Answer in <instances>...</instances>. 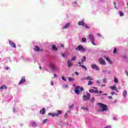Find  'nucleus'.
Returning a JSON list of instances; mask_svg holds the SVG:
<instances>
[{"label": "nucleus", "instance_id": "774afa93", "mask_svg": "<svg viewBox=\"0 0 128 128\" xmlns=\"http://www.w3.org/2000/svg\"><path fill=\"white\" fill-rule=\"evenodd\" d=\"M88 110V109L87 110Z\"/></svg>", "mask_w": 128, "mask_h": 128}, {"label": "nucleus", "instance_id": "e433bc0d", "mask_svg": "<svg viewBox=\"0 0 128 128\" xmlns=\"http://www.w3.org/2000/svg\"><path fill=\"white\" fill-rule=\"evenodd\" d=\"M48 122V119H45L43 120V124H46Z\"/></svg>", "mask_w": 128, "mask_h": 128}, {"label": "nucleus", "instance_id": "ddd939ff", "mask_svg": "<svg viewBox=\"0 0 128 128\" xmlns=\"http://www.w3.org/2000/svg\"><path fill=\"white\" fill-rule=\"evenodd\" d=\"M85 23L84 21H79L78 22V26H84Z\"/></svg>", "mask_w": 128, "mask_h": 128}, {"label": "nucleus", "instance_id": "7c9ffc66", "mask_svg": "<svg viewBox=\"0 0 128 128\" xmlns=\"http://www.w3.org/2000/svg\"><path fill=\"white\" fill-rule=\"evenodd\" d=\"M116 48H115L113 50V54H116Z\"/></svg>", "mask_w": 128, "mask_h": 128}, {"label": "nucleus", "instance_id": "c9c22d12", "mask_svg": "<svg viewBox=\"0 0 128 128\" xmlns=\"http://www.w3.org/2000/svg\"><path fill=\"white\" fill-rule=\"evenodd\" d=\"M48 116H52V118H54V113H49Z\"/></svg>", "mask_w": 128, "mask_h": 128}, {"label": "nucleus", "instance_id": "bf43d9fd", "mask_svg": "<svg viewBox=\"0 0 128 128\" xmlns=\"http://www.w3.org/2000/svg\"><path fill=\"white\" fill-rule=\"evenodd\" d=\"M8 68H8V67L6 68V70H8Z\"/></svg>", "mask_w": 128, "mask_h": 128}, {"label": "nucleus", "instance_id": "a18cd8bd", "mask_svg": "<svg viewBox=\"0 0 128 128\" xmlns=\"http://www.w3.org/2000/svg\"><path fill=\"white\" fill-rule=\"evenodd\" d=\"M96 82L97 84H100V82L99 80H97V81Z\"/></svg>", "mask_w": 128, "mask_h": 128}, {"label": "nucleus", "instance_id": "3c124183", "mask_svg": "<svg viewBox=\"0 0 128 128\" xmlns=\"http://www.w3.org/2000/svg\"><path fill=\"white\" fill-rule=\"evenodd\" d=\"M61 48H64V44H62Z\"/></svg>", "mask_w": 128, "mask_h": 128}, {"label": "nucleus", "instance_id": "338daca9", "mask_svg": "<svg viewBox=\"0 0 128 128\" xmlns=\"http://www.w3.org/2000/svg\"><path fill=\"white\" fill-rule=\"evenodd\" d=\"M127 6H128V3L127 4Z\"/></svg>", "mask_w": 128, "mask_h": 128}, {"label": "nucleus", "instance_id": "6ab92c4d", "mask_svg": "<svg viewBox=\"0 0 128 128\" xmlns=\"http://www.w3.org/2000/svg\"><path fill=\"white\" fill-rule=\"evenodd\" d=\"M106 60H107V62H110V64H112V60H110V58L106 57Z\"/></svg>", "mask_w": 128, "mask_h": 128}, {"label": "nucleus", "instance_id": "393cba45", "mask_svg": "<svg viewBox=\"0 0 128 128\" xmlns=\"http://www.w3.org/2000/svg\"><path fill=\"white\" fill-rule=\"evenodd\" d=\"M128 94V92H126V90H124L123 94V96H124V98H126V95Z\"/></svg>", "mask_w": 128, "mask_h": 128}, {"label": "nucleus", "instance_id": "a211bd4d", "mask_svg": "<svg viewBox=\"0 0 128 128\" xmlns=\"http://www.w3.org/2000/svg\"><path fill=\"white\" fill-rule=\"evenodd\" d=\"M52 50L56 52V50H58V48H56V45H52Z\"/></svg>", "mask_w": 128, "mask_h": 128}, {"label": "nucleus", "instance_id": "69168bd1", "mask_svg": "<svg viewBox=\"0 0 128 128\" xmlns=\"http://www.w3.org/2000/svg\"><path fill=\"white\" fill-rule=\"evenodd\" d=\"M76 66H78V64H76Z\"/></svg>", "mask_w": 128, "mask_h": 128}, {"label": "nucleus", "instance_id": "a878e982", "mask_svg": "<svg viewBox=\"0 0 128 128\" xmlns=\"http://www.w3.org/2000/svg\"><path fill=\"white\" fill-rule=\"evenodd\" d=\"M31 124H32V126H36V122H34L32 121L31 122Z\"/></svg>", "mask_w": 128, "mask_h": 128}, {"label": "nucleus", "instance_id": "473e14b6", "mask_svg": "<svg viewBox=\"0 0 128 128\" xmlns=\"http://www.w3.org/2000/svg\"><path fill=\"white\" fill-rule=\"evenodd\" d=\"M92 81H89L88 82V86H92Z\"/></svg>", "mask_w": 128, "mask_h": 128}, {"label": "nucleus", "instance_id": "9b49d317", "mask_svg": "<svg viewBox=\"0 0 128 128\" xmlns=\"http://www.w3.org/2000/svg\"><path fill=\"white\" fill-rule=\"evenodd\" d=\"M99 62L101 64H106V61H104V59H102V58H100L99 59Z\"/></svg>", "mask_w": 128, "mask_h": 128}, {"label": "nucleus", "instance_id": "4d7b16f0", "mask_svg": "<svg viewBox=\"0 0 128 128\" xmlns=\"http://www.w3.org/2000/svg\"><path fill=\"white\" fill-rule=\"evenodd\" d=\"M90 94L89 93H88V94H87V96H90Z\"/></svg>", "mask_w": 128, "mask_h": 128}, {"label": "nucleus", "instance_id": "1a4fd4ad", "mask_svg": "<svg viewBox=\"0 0 128 128\" xmlns=\"http://www.w3.org/2000/svg\"><path fill=\"white\" fill-rule=\"evenodd\" d=\"M24 82H26V78L25 77H22L21 80L18 84L19 86L22 84H24Z\"/></svg>", "mask_w": 128, "mask_h": 128}, {"label": "nucleus", "instance_id": "4c0bfd02", "mask_svg": "<svg viewBox=\"0 0 128 128\" xmlns=\"http://www.w3.org/2000/svg\"><path fill=\"white\" fill-rule=\"evenodd\" d=\"M103 82L104 83L106 82V78H103Z\"/></svg>", "mask_w": 128, "mask_h": 128}, {"label": "nucleus", "instance_id": "9d476101", "mask_svg": "<svg viewBox=\"0 0 128 128\" xmlns=\"http://www.w3.org/2000/svg\"><path fill=\"white\" fill-rule=\"evenodd\" d=\"M9 44L12 48H16V44L12 41L10 40Z\"/></svg>", "mask_w": 128, "mask_h": 128}, {"label": "nucleus", "instance_id": "603ef678", "mask_svg": "<svg viewBox=\"0 0 128 128\" xmlns=\"http://www.w3.org/2000/svg\"><path fill=\"white\" fill-rule=\"evenodd\" d=\"M54 78H57L58 77V75H56V74H54Z\"/></svg>", "mask_w": 128, "mask_h": 128}, {"label": "nucleus", "instance_id": "c03bdc74", "mask_svg": "<svg viewBox=\"0 0 128 128\" xmlns=\"http://www.w3.org/2000/svg\"><path fill=\"white\" fill-rule=\"evenodd\" d=\"M114 94H115L114 92H111V94H112V96H114Z\"/></svg>", "mask_w": 128, "mask_h": 128}, {"label": "nucleus", "instance_id": "bb28decb", "mask_svg": "<svg viewBox=\"0 0 128 128\" xmlns=\"http://www.w3.org/2000/svg\"><path fill=\"white\" fill-rule=\"evenodd\" d=\"M119 14L120 16H124V12H122V11H120Z\"/></svg>", "mask_w": 128, "mask_h": 128}, {"label": "nucleus", "instance_id": "f03ea898", "mask_svg": "<svg viewBox=\"0 0 128 128\" xmlns=\"http://www.w3.org/2000/svg\"><path fill=\"white\" fill-rule=\"evenodd\" d=\"M97 104L100 106V108H102L100 112H106L108 110V106L100 102L98 103Z\"/></svg>", "mask_w": 128, "mask_h": 128}, {"label": "nucleus", "instance_id": "09e8293b", "mask_svg": "<svg viewBox=\"0 0 128 128\" xmlns=\"http://www.w3.org/2000/svg\"><path fill=\"white\" fill-rule=\"evenodd\" d=\"M113 120H116V117H113Z\"/></svg>", "mask_w": 128, "mask_h": 128}, {"label": "nucleus", "instance_id": "f704fd0d", "mask_svg": "<svg viewBox=\"0 0 128 128\" xmlns=\"http://www.w3.org/2000/svg\"><path fill=\"white\" fill-rule=\"evenodd\" d=\"M68 108H74V104H72V105H70V106H68Z\"/></svg>", "mask_w": 128, "mask_h": 128}, {"label": "nucleus", "instance_id": "c85d7f7f", "mask_svg": "<svg viewBox=\"0 0 128 128\" xmlns=\"http://www.w3.org/2000/svg\"><path fill=\"white\" fill-rule=\"evenodd\" d=\"M82 42H86V38H82Z\"/></svg>", "mask_w": 128, "mask_h": 128}, {"label": "nucleus", "instance_id": "49530a36", "mask_svg": "<svg viewBox=\"0 0 128 128\" xmlns=\"http://www.w3.org/2000/svg\"><path fill=\"white\" fill-rule=\"evenodd\" d=\"M94 98L93 97L92 100H91V102H94Z\"/></svg>", "mask_w": 128, "mask_h": 128}, {"label": "nucleus", "instance_id": "0e129e2a", "mask_svg": "<svg viewBox=\"0 0 128 128\" xmlns=\"http://www.w3.org/2000/svg\"><path fill=\"white\" fill-rule=\"evenodd\" d=\"M74 4H76V2H74Z\"/></svg>", "mask_w": 128, "mask_h": 128}, {"label": "nucleus", "instance_id": "de8ad7c7", "mask_svg": "<svg viewBox=\"0 0 128 128\" xmlns=\"http://www.w3.org/2000/svg\"><path fill=\"white\" fill-rule=\"evenodd\" d=\"M125 73L126 74L127 76H128V71L126 70V71L125 72Z\"/></svg>", "mask_w": 128, "mask_h": 128}, {"label": "nucleus", "instance_id": "5701e85b", "mask_svg": "<svg viewBox=\"0 0 128 128\" xmlns=\"http://www.w3.org/2000/svg\"><path fill=\"white\" fill-rule=\"evenodd\" d=\"M68 80L69 82H74V78H72V77H69Z\"/></svg>", "mask_w": 128, "mask_h": 128}, {"label": "nucleus", "instance_id": "2eb2a0df", "mask_svg": "<svg viewBox=\"0 0 128 128\" xmlns=\"http://www.w3.org/2000/svg\"><path fill=\"white\" fill-rule=\"evenodd\" d=\"M70 26V24L67 23L64 26L62 27L63 30H66V28H68Z\"/></svg>", "mask_w": 128, "mask_h": 128}, {"label": "nucleus", "instance_id": "58836bf2", "mask_svg": "<svg viewBox=\"0 0 128 128\" xmlns=\"http://www.w3.org/2000/svg\"><path fill=\"white\" fill-rule=\"evenodd\" d=\"M81 108L82 110H88V108H85L84 107H82Z\"/></svg>", "mask_w": 128, "mask_h": 128}, {"label": "nucleus", "instance_id": "cd10ccee", "mask_svg": "<svg viewBox=\"0 0 128 128\" xmlns=\"http://www.w3.org/2000/svg\"><path fill=\"white\" fill-rule=\"evenodd\" d=\"M84 26L86 28H88V30H90V26H88V24H84Z\"/></svg>", "mask_w": 128, "mask_h": 128}, {"label": "nucleus", "instance_id": "aec40b11", "mask_svg": "<svg viewBox=\"0 0 128 128\" xmlns=\"http://www.w3.org/2000/svg\"><path fill=\"white\" fill-rule=\"evenodd\" d=\"M34 50L35 52H39L40 51V47L38 46H35L34 48Z\"/></svg>", "mask_w": 128, "mask_h": 128}, {"label": "nucleus", "instance_id": "b1692460", "mask_svg": "<svg viewBox=\"0 0 128 128\" xmlns=\"http://www.w3.org/2000/svg\"><path fill=\"white\" fill-rule=\"evenodd\" d=\"M85 79H86V80H94V79L92 78L91 76L86 77V78H85Z\"/></svg>", "mask_w": 128, "mask_h": 128}, {"label": "nucleus", "instance_id": "5fc2aeb1", "mask_svg": "<svg viewBox=\"0 0 128 128\" xmlns=\"http://www.w3.org/2000/svg\"><path fill=\"white\" fill-rule=\"evenodd\" d=\"M93 88H94L95 90H97L98 89V88H96V87H92Z\"/></svg>", "mask_w": 128, "mask_h": 128}, {"label": "nucleus", "instance_id": "c756f323", "mask_svg": "<svg viewBox=\"0 0 128 128\" xmlns=\"http://www.w3.org/2000/svg\"><path fill=\"white\" fill-rule=\"evenodd\" d=\"M114 82H115L116 84H118V78H115L114 79Z\"/></svg>", "mask_w": 128, "mask_h": 128}, {"label": "nucleus", "instance_id": "79ce46f5", "mask_svg": "<svg viewBox=\"0 0 128 128\" xmlns=\"http://www.w3.org/2000/svg\"><path fill=\"white\" fill-rule=\"evenodd\" d=\"M108 98H110V100H112V96H110L108 97Z\"/></svg>", "mask_w": 128, "mask_h": 128}, {"label": "nucleus", "instance_id": "4be33fe9", "mask_svg": "<svg viewBox=\"0 0 128 128\" xmlns=\"http://www.w3.org/2000/svg\"><path fill=\"white\" fill-rule=\"evenodd\" d=\"M110 88L112 90H118L116 89V86H110Z\"/></svg>", "mask_w": 128, "mask_h": 128}, {"label": "nucleus", "instance_id": "8fccbe9b", "mask_svg": "<svg viewBox=\"0 0 128 128\" xmlns=\"http://www.w3.org/2000/svg\"><path fill=\"white\" fill-rule=\"evenodd\" d=\"M97 36H102L100 35V33L98 34Z\"/></svg>", "mask_w": 128, "mask_h": 128}, {"label": "nucleus", "instance_id": "20e7f679", "mask_svg": "<svg viewBox=\"0 0 128 128\" xmlns=\"http://www.w3.org/2000/svg\"><path fill=\"white\" fill-rule=\"evenodd\" d=\"M76 50H78V52H84L86 50V48H84V47L80 45H79L78 47L76 48Z\"/></svg>", "mask_w": 128, "mask_h": 128}, {"label": "nucleus", "instance_id": "2f4dec72", "mask_svg": "<svg viewBox=\"0 0 128 128\" xmlns=\"http://www.w3.org/2000/svg\"><path fill=\"white\" fill-rule=\"evenodd\" d=\"M76 60V57L74 56L71 59V61L72 62L74 60Z\"/></svg>", "mask_w": 128, "mask_h": 128}, {"label": "nucleus", "instance_id": "0eeeda50", "mask_svg": "<svg viewBox=\"0 0 128 128\" xmlns=\"http://www.w3.org/2000/svg\"><path fill=\"white\" fill-rule=\"evenodd\" d=\"M57 112H58V113H56V112L53 113L54 116H60V114H62V110H58Z\"/></svg>", "mask_w": 128, "mask_h": 128}, {"label": "nucleus", "instance_id": "864d4df0", "mask_svg": "<svg viewBox=\"0 0 128 128\" xmlns=\"http://www.w3.org/2000/svg\"><path fill=\"white\" fill-rule=\"evenodd\" d=\"M51 86H54V82H51Z\"/></svg>", "mask_w": 128, "mask_h": 128}, {"label": "nucleus", "instance_id": "423d86ee", "mask_svg": "<svg viewBox=\"0 0 128 128\" xmlns=\"http://www.w3.org/2000/svg\"><path fill=\"white\" fill-rule=\"evenodd\" d=\"M91 68L96 70H100V68L96 64H92L91 65Z\"/></svg>", "mask_w": 128, "mask_h": 128}, {"label": "nucleus", "instance_id": "37998d69", "mask_svg": "<svg viewBox=\"0 0 128 128\" xmlns=\"http://www.w3.org/2000/svg\"><path fill=\"white\" fill-rule=\"evenodd\" d=\"M62 56L63 58H66V54H62Z\"/></svg>", "mask_w": 128, "mask_h": 128}, {"label": "nucleus", "instance_id": "f3484780", "mask_svg": "<svg viewBox=\"0 0 128 128\" xmlns=\"http://www.w3.org/2000/svg\"><path fill=\"white\" fill-rule=\"evenodd\" d=\"M89 92H94V93L98 94V90H92V89L90 90Z\"/></svg>", "mask_w": 128, "mask_h": 128}, {"label": "nucleus", "instance_id": "7ed1b4c3", "mask_svg": "<svg viewBox=\"0 0 128 128\" xmlns=\"http://www.w3.org/2000/svg\"><path fill=\"white\" fill-rule=\"evenodd\" d=\"M82 90H84V88L80 86H78L76 88L74 92L76 94H80V92H82Z\"/></svg>", "mask_w": 128, "mask_h": 128}, {"label": "nucleus", "instance_id": "a19ab883", "mask_svg": "<svg viewBox=\"0 0 128 128\" xmlns=\"http://www.w3.org/2000/svg\"><path fill=\"white\" fill-rule=\"evenodd\" d=\"M74 74H76V76H78V72H74Z\"/></svg>", "mask_w": 128, "mask_h": 128}, {"label": "nucleus", "instance_id": "ea45409f", "mask_svg": "<svg viewBox=\"0 0 128 128\" xmlns=\"http://www.w3.org/2000/svg\"><path fill=\"white\" fill-rule=\"evenodd\" d=\"M67 116H68V113H66L65 114H64V116L65 118H66Z\"/></svg>", "mask_w": 128, "mask_h": 128}, {"label": "nucleus", "instance_id": "f8f14e48", "mask_svg": "<svg viewBox=\"0 0 128 128\" xmlns=\"http://www.w3.org/2000/svg\"><path fill=\"white\" fill-rule=\"evenodd\" d=\"M40 114H46V108H42L40 112Z\"/></svg>", "mask_w": 128, "mask_h": 128}, {"label": "nucleus", "instance_id": "f257e3e1", "mask_svg": "<svg viewBox=\"0 0 128 128\" xmlns=\"http://www.w3.org/2000/svg\"><path fill=\"white\" fill-rule=\"evenodd\" d=\"M86 56H84L81 59V62H78V64H79V66H81V68H84L85 70H88V68H86V66L82 65V64H84V62H86Z\"/></svg>", "mask_w": 128, "mask_h": 128}, {"label": "nucleus", "instance_id": "052dcab7", "mask_svg": "<svg viewBox=\"0 0 128 128\" xmlns=\"http://www.w3.org/2000/svg\"><path fill=\"white\" fill-rule=\"evenodd\" d=\"M104 96H108V94H104Z\"/></svg>", "mask_w": 128, "mask_h": 128}, {"label": "nucleus", "instance_id": "4468645a", "mask_svg": "<svg viewBox=\"0 0 128 128\" xmlns=\"http://www.w3.org/2000/svg\"><path fill=\"white\" fill-rule=\"evenodd\" d=\"M84 100H90V96H86V95L83 96Z\"/></svg>", "mask_w": 128, "mask_h": 128}, {"label": "nucleus", "instance_id": "412c9836", "mask_svg": "<svg viewBox=\"0 0 128 128\" xmlns=\"http://www.w3.org/2000/svg\"><path fill=\"white\" fill-rule=\"evenodd\" d=\"M6 88H8V87H6V85H2L0 88V90H6Z\"/></svg>", "mask_w": 128, "mask_h": 128}, {"label": "nucleus", "instance_id": "6e6d98bb", "mask_svg": "<svg viewBox=\"0 0 128 128\" xmlns=\"http://www.w3.org/2000/svg\"><path fill=\"white\" fill-rule=\"evenodd\" d=\"M98 92H99V94H102V90H100V91Z\"/></svg>", "mask_w": 128, "mask_h": 128}, {"label": "nucleus", "instance_id": "e2e57ef3", "mask_svg": "<svg viewBox=\"0 0 128 128\" xmlns=\"http://www.w3.org/2000/svg\"><path fill=\"white\" fill-rule=\"evenodd\" d=\"M41 52H42V50H44V49H41Z\"/></svg>", "mask_w": 128, "mask_h": 128}, {"label": "nucleus", "instance_id": "39448f33", "mask_svg": "<svg viewBox=\"0 0 128 128\" xmlns=\"http://www.w3.org/2000/svg\"><path fill=\"white\" fill-rule=\"evenodd\" d=\"M88 38L92 44L94 46H96V44L94 43V35H92V34H89Z\"/></svg>", "mask_w": 128, "mask_h": 128}, {"label": "nucleus", "instance_id": "680f3d73", "mask_svg": "<svg viewBox=\"0 0 128 128\" xmlns=\"http://www.w3.org/2000/svg\"><path fill=\"white\" fill-rule=\"evenodd\" d=\"M65 88H68V85H65Z\"/></svg>", "mask_w": 128, "mask_h": 128}, {"label": "nucleus", "instance_id": "dca6fc26", "mask_svg": "<svg viewBox=\"0 0 128 128\" xmlns=\"http://www.w3.org/2000/svg\"><path fill=\"white\" fill-rule=\"evenodd\" d=\"M68 66H74V64H72V62H70V60H68Z\"/></svg>", "mask_w": 128, "mask_h": 128}, {"label": "nucleus", "instance_id": "13d9d810", "mask_svg": "<svg viewBox=\"0 0 128 128\" xmlns=\"http://www.w3.org/2000/svg\"><path fill=\"white\" fill-rule=\"evenodd\" d=\"M40 70H42V66H40Z\"/></svg>", "mask_w": 128, "mask_h": 128}, {"label": "nucleus", "instance_id": "6e6552de", "mask_svg": "<svg viewBox=\"0 0 128 128\" xmlns=\"http://www.w3.org/2000/svg\"><path fill=\"white\" fill-rule=\"evenodd\" d=\"M50 68H52V70H54V72H56V65H54V64L50 63Z\"/></svg>", "mask_w": 128, "mask_h": 128}, {"label": "nucleus", "instance_id": "72a5a7b5", "mask_svg": "<svg viewBox=\"0 0 128 128\" xmlns=\"http://www.w3.org/2000/svg\"><path fill=\"white\" fill-rule=\"evenodd\" d=\"M61 78L62 80H64V82H66V80L65 78L64 77L62 76Z\"/></svg>", "mask_w": 128, "mask_h": 128}]
</instances>
